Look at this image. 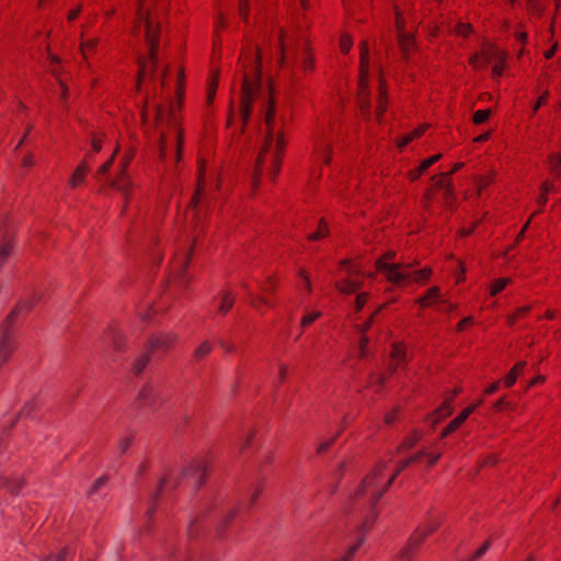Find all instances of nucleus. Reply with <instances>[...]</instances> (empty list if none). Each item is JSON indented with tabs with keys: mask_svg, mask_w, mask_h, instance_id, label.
<instances>
[{
	"mask_svg": "<svg viewBox=\"0 0 561 561\" xmlns=\"http://www.w3.org/2000/svg\"><path fill=\"white\" fill-rule=\"evenodd\" d=\"M444 522L440 513H430L425 520L414 530L408 541L407 548L402 551V558H409L410 550L415 549L423 543L430 536L439 529Z\"/></svg>",
	"mask_w": 561,
	"mask_h": 561,
	"instance_id": "obj_6",
	"label": "nucleus"
},
{
	"mask_svg": "<svg viewBox=\"0 0 561 561\" xmlns=\"http://www.w3.org/2000/svg\"><path fill=\"white\" fill-rule=\"evenodd\" d=\"M422 454H416L390 467L391 458L378 461L363 479L353 494V501L359 508L373 510L397 477L412 462L421 460Z\"/></svg>",
	"mask_w": 561,
	"mask_h": 561,
	"instance_id": "obj_1",
	"label": "nucleus"
},
{
	"mask_svg": "<svg viewBox=\"0 0 561 561\" xmlns=\"http://www.w3.org/2000/svg\"><path fill=\"white\" fill-rule=\"evenodd\" d=\"M549 172L557 179H561V152H551L547 158Z\"/></svg>",
	"mask_w": 561,
	"mask_h": 561,
	"instance_id": "obj_30",
	"label": "nucleus"
},
{
	"mask_svg": "<svg viewBox=\"0 0 561 561\" xmlns=\"http://www.w3.org/2000/svg\"><path fill=\"white\" fill-rule=\"evenodd\" d=\"M492 75L494 78H500L505 70L506 66V54L501 50L497 56L493 59Z\"/></svg>",
	"mask_w": 561,
	"mask_h": 561,
	"instance_id": "obj_33",
	"label": "nucleus"
},
{
	"mask_svg": "<svg viewBox=\"0 0 561 561\" xmlns=\"http://www.w3.org/2000/svg\"><path fill=\"white\" fill-rule=\"evenodd\" d=\"M321 316V312L320 311H311V312H308L306 313L302 318H301V321H300V325L302 328H308L310 327L317 319H319Z\"/></svg>",
	"mask_w": 561,
	"mask_h": 561,
	"instance_id": "obj_51",
	"label": "nucleus"
},
{
	"mask_svg": "<svg viewBox=\"0 0 561 561\" xmlns=\"http://www.w3.org/2000/svg\"><path fill=\"white\" fill-rule=\"evenodd\" d=\"M301 68L305 72H312L314 70V58L308 46H306L304 51Z\"/></svg>",
	"mask_w": 561,
	"mask_h": 561,
	"instance_id": "obj_38",
	"label": "nucleus"
},
{
	"mask_svg": "<svg viewBox=\"0 0 561 561\" xmlns=\"http://www.w3.org/2000/svg\"><path fill=\"white\" fill-rule=\"evenodd\" d=\"M117 152H118V148H116L114 150V152L112 153V156L104 163H102L99 167V169L96 170V174H95L98 178H101V176L105 175L110 171V169L113 165V162H114V159H115V156H116Z\"/></svg>",
	"mask_w": 561,
	"mask_h": 561,
	"instance_id": "obj_42",
	"label": "nucleus"
},
{
	"mask_svg": "<svg viewBox=\"0 0 561 561\" xmlns=\"http://www.w3.org/2000/svg\"><path fill=\"white\" fill-rule=\"evenodd\" d=\"M425 130H426V126L425 125L419 126L417 128L413 129L412 131H410L405 136H403L398 141V147L399 148L405 147L407 145H409L414 139L420 138L425 133Z\"/></svg>",
	"mask_w": 561,
	"mask_h": 561,
	"instance_id": "obj_35",
	"label": "nucleus"
},
{
	"mask_svg": "<svg viewBox=\"0 0 561 561\" xmlns=\"http://www.w3.org/2000/svg\"><path fill=\"white\" fill-rule=\"evenodd\" d=\"M471 324H473V318L466 317L457 323L456 330L459 332L465 331Z\"/></svg>",
	"mask_w": 561,
	"mask_h": 561,
	"instance_id": "obj_62",
	"label": "nucleus"
},
{
	"mask_svg": "<svg viewBox=\"0 0 561 561\" xmlns=\"http://www.w3.org/2000/svg\"><path fill=\"white\" fill-rule=\"evenodd\" d=\"M439 295H440V288L437 286H433L426 291V294L423 297H421L417 300V302L423 308L431 307L438 300Z\"/></svg>",
	"mask_w": 561,
	"mask_h": 561,
	"instance_id": "obj_31",
	"label": "nucleus"
},
{
	"mask_svg": "<svg viewBox=\"0 0 561 561\" xmlns=\"http://www.w3.org/2000/svg\"><path fill=\"white\" fill-rule=\"evenodd\" d=\"M490 115H491V110H489V108L478 110L473 113L472 121L476 125H480V124H483L484 122H486L489 119Z\"/></svg>",
	"mask_w": 561,
	"mask_h": 561,
	"instance_id": "obj_49",
	"label": "nucleus"
},
{
	"mask_svg": "<svg viewBox=\"0 0 561 561\" xmlns=\"http://www.w3.org/2000/svg\"><path fill=\"white\" fill-rule=\"evenodd\" d=\"M93 162V156L91 153H88L78 164V167L72 172L70 179H69V187L71 190H77L81 187L87 179V175L89 174L91 170V164Z\"/></svg>",
	"mask_w": 561,
	"mask_h": 561,
	"instance_id": "obj_12",
	"label": "nucleus"
},
{
	"mask_svg": "<svg viewBox=\"0 0 561 561\" xmlns=\"http://www.w3.org/2000/svg\"><path fill=\"white\" fill-rule=\"evenodd\" d=\"M493 182V175L492 174H488V175H484V176H480L478 180H477V186H478V193L481 194L482 191L488 187L491 183Z\"/></svg>",
	"mask_w": 561,
	"mask_h": 561,
	"instance_id": "obj_57",
	"label": "nucleus"
},
{
	"mask_svg": "<svg viewBox=\"0 0 561 561\" xmlns=\"http://www.w3.org/2000/svg\"><path fill=\"white\" fill-rule=\"evenodd\" d=\"M239 64L242 69L240 115L245 124L261 87V50L256 46L248 45L241 51Z\"/></svg>",
	"mask_w": 561,
	"mask_h": 561,
	"instance_id": "obj_3",
	"label": "nucleus"
},
{
	"mask_svg": "<svg viewBox=\"0 0 561 561\" xmlns=\"http://www.w3.org/2000/svg\"><path fill=\"white\" fill-rule=\"evenodd\" d=\"M331 126H320L314 134V156L323 163H330L331 160V138L328 131Z\"/></svg>",
	"mask_w": 561,
	"mask_h": 561,
	"instance_id": "obj_10",
	"label": "nucleus"
},
{
	"mask_svg": "<svg viewBox=\"0 0 561 561\" xmlns=\"http://www.w3.org/2000/svg\"><path fill=\"white\" fill-rule=\"evenodd\" d=\"M368 299H369L368 293H365V291L359 293L355 299L356 311H360L364 308V306L367 304Z\"/></svg>",
	"mask_w": 561,
	"mask_h": 561,
	"instance_id": "obj_58",
	"label": "nucleus"
},
{
	"mask_svg": "<svg viewBox=\"0 0 561 561\" xmlns=\"http://www.w3.org/2000/svg\"><path fill=\"white\" fill-rule=\"evenodd\" d=\"M16 348V334L12 330L5 329L0 337V369L9 363Z\"/></svg>",
	"mask_w": 561,
	"mask_h": 561,
	"instance_id": "obj_11",
	"label": "nucleus"
},
{
	"mask_svg": "<svg viewBox=\"0 0 561 561\" xmlns=\"http://www.w3.org/2000/svg\"><path fill=\"white\" fill-rule=\"evenodd\" d=\"M239 510L238 508H231L225 519H224V523L222 525H220V530H224L225 527H227L229 525V523L237 516Z\"/></svg>",
	"mask_w": 561,
	"mask_h": 561,
	"instance_id": "obj_63",
	"label": "nucleus"
},
{
	"mask_svg": "<svg viewBox=\"0 0 561 561\" xmlns=\"http://www.w3.org/2000/svg\"><path fill=\"white\" fill-rule=\"evenodd\" d=\"M248 300L250 306L262 314L267 309L273 308V302L267 297L261 295L249 294Z\"/></svg>",
	"mask_w": 561,
	"mask_h": 561,
	"instance_id": "obj_24",
	"label": "nucleus"
},
{
	"mask_svg": "<svg viewBox=\"0 0 561 561\" xmlns=\"http://www.w3.org/2000/svg\"><path fill=\"white\" fill-rule=\"evenodd\" d=\"M396 256L394 251H388L375 262L376 271L381 273L387 282L398 287H405L413 283L425 284L430 279L432 268L412 270L414 265L412 263H394Z\"/></svg>",
	"mask_w": 561,
	"mask_h": 561,
	"instance_id": "obj_4",
	"label": "nucleus"
},
{
	"mask_svg": "<svg viewBox=\"0 0 561 561\" xmlns=\"http://www.w3.org/2000/svg\"><path fill=\"white\" fill-rule=\"evenodd\" d=\"M531 311V306H523L517 308L512 314L507 316L506 323L508 327H514L520 319L525 318Z\"/></svg>",
	"mask_w": 561,
	"mask_h": 561,
	"instance_id": "obj_34",
	"label": "nucleus"
},
{
	"mask_svg": "<svg viewBox=\"0 0 561 561\" xmlns=\"http://www.w3.org/2000/svg\"><path fill=\"white\" fill-rule=\"evenodd\" d=\"M469 65L474 69L483 68V64L480 59V54L476 53L469 58Z\"/></svg>",
	"mask_w": 561,
	"mask_h": 561,
	"instance_id": "obj_64",
	"label": "nucleus"
},
{
	"mask_svg": "<svg viewBox=\"0 0 561 561\" xmlns=\"http://www.w3.org/2000/svg\"><path fill=\"white\" fill-rule=\"evenodd\" d=\"M442 157H443L442 153L434 154V156L423 160L420 163V165L417 167V169L424 174L434 163L439 161L442 159Z\"/></svg>",
	"mask_w": 561,
	"mask_h": 561,
	"instance_id": "obj_45",
	"label": "nucleus"
},
{
	"mask_svg": "<svg viewBox=\"0 0 561 561\" xmlns=\"http://www.w3.org/2000/svg\"><path fill=\"white\" fill-rule=\"evenodd\" d=\"M388 380V377L382 374H373L369 378V387H379L381 388L385 382Z\"/></svg>",
	"mask_w": 561,
	"mask_h": 561,
	"instance_id": "obj_53",
	"label": "nucleus"
},
{
	"mask_svg": "<svg viewBox=\"0 0 561 561\" xmlns=\"http://www.w3.org/2000/svg\"><path fill=\"white\" fill-rule=\"evenodd\" d=\"M328 233H329L328 225L323 220H320L318 230L316 232L311 233L309 236V239L312 241H318V240L327 237Z\"/></svg>",
	"mask_w": 561,
	"mask_h": 561,
	"instance_id": "obj_44",
	"label": "nucleus"
},
{
	"mask_svg": "<svg viewBox=\"0 0 561 561\" xmlns=\"http://www.w3.org/2000/svg\"><path fill=\"white\" fill-rule=\"evenodd\" d=\"M461 425L456 421V419H453L442 431L440 438L447 437L449 434L457 431Z\"/></svg>",
	"mask_w": 561,
	"mask_h": 561,
	"instance_id": "obj_54",
	"label": "nucleus"
},
{
	"mask_svg": "<svg viewBox=\"0 0 561 561\" xmlns=\"http://www.w3.org/2000/svg\"><path fill=\"white\" fill-rule=\"evenodd\" d=\"M176 343L178 335L174 332H162L150 336L146 347L151 355H164Z\"/></svg>",
	"mask_w": 561,
	"mask_h": 561,
	"instance_id": "obj_9",
	"label": "nucleus"
},
{
	"mask_svg": "<svg viewBox=\"0 0 561 561\" xmlns=\"http://www.w3.org/2000/svg\"><path fill=\"white\" fill-rule=\"evenodd\" d=\"M404 25H405V21H404L403 14L397 10L396 11V27H397L398 34H400L401 32H405Z\"/></svg>",
	"mask_w": 561,
	"mask_h": 561,
	"instance_id": "obj_61",
	"label": "nucleus"
},
{
	"mask_svg": "<svg viewBox=\"0 0 561 561\" xmlns=\"http://www.w3.org/2000/svg\"><path fill=\"white\" fill-rule=\"evenodd\" d=\"M151 360V354L147 351L146 353L139 355L133 363V371L135 374H140Z\"/></svg>",
	"mask_w": 561,
	"mask_h": 561,
	"instance_id": "obj_36",
	"label": "nucleus"
},
{
	"mask_svg": "<svg viewBox=\"0 0 561 561\" xmlns=\"http://www.w3.org/2000/svg\"><path fill=\"white\" fill-rule=\"evenodd\" d=\"M274 115H275V101H274L273 96L271 95L265 104L264 110H263V117H264V123L266 125L267 131H266V136H265L264 146L262 147V149L257 156L256 163H255V169H254V174H253V186H255V187L259 185V181L262 175V167L265 162V154L268 152V150L271 149L272 144H273Z\"/></svg>",
	"mask_w": 561,
	"mask_h": 561,
	"instance_id": "obj_5",
	"label": "nucleus"
},
{
	"mask_svg": "<svg viewBox=\"0 0 561 561\" xmlns=\"http://www.w3.org/2000/svg\"><path fill=\"white\" fill-rule=\"evenodd\" d=\"M192 249L184 253L180 259H175L172 262L171 276L180 283V285H186L188 283L187 268L191 263Z\"/></svg>",
	"mask_w": 561,
	"mask_h": 561,
	"instance_id": "obj_13",
	"label": "nucleus"
},
{
	"mask_svg": "<svg viewBox=\"0 0 561 561\" xmlns=\"http://www.w3.org/2000/svg\"><path fill=\"white\" fill-rule=\"evenodd\" d=\"M369 70V48L366 41L359 44V79H358V104L363 115H368L370 102L367 94Z\"/></svg>",
	"mask_w": 561,
	"mask_h": 561,
	"instance_id": "obj_7",
	"label": "nucleus"
},
{
	"mask_svg": "<svg viewBox=\"0 0 561 561\" xmlns=\"http://www.w3.org/2000/svg\"><path fill=\"white\" fill-rule=\"evenodd\" d=\"M398 43L405 60L409 59L411 53L414 50L415 41L412 34L401 32L398 34Z\"/></svg>",
	"mask_w": 561,
	"mask_h": 561,
	"instance_id": "obj_22",
	"label": "nucleus"
},
{
	"mask_svg": "<svg viewBox=\"0 0 561 561\" xmlns=\"http://www.w3.org/2000/svg\"><path fill=\"white\" fill-rule=\"evenodd\" d=\"M419 454H422L421 455V459L423 457H426L427 459V463L430 467L434 466L440 458V454H433V453H426V451H420Z\"/></svg>",
	"mask_w": 561,
	"mask_h": 561,
	"instance_id": "obj_59",
	"label": "nucleus"
},
{
	"mask_svg": "<svg viewBox=\"0 0 561 561\" xmlns=\"http://www.w3.org/2000/svg\"><path fill=\"white\" fill-rule=\"evenodd\" d=\"M69 554V549L67 547L61 548L56 553H50L49 556L42 559V561H66Z\"/></svg>",
	"mask_w": 561,
	"mask_h": 561,
	"instance_id": "obj_46",
	"label": "nucleus"
},
{
	"mask_svg": "<svg viewBox=\"0 0 561 561\" xmlns=\"http://www.w3.org/2000/svg\"><path fill=\"white\" fill-rule=\"evenodd\" d=\"M279 46H280L279 64H280L282 67H284L285 64H286L287 49H288V44H287V41H286V34H285L284 31H280V34H279Z\"/></svg>",
	"mask_w": 561,
	"mask_h": 561,
	"instance_id": "obj_43",
	"label": "nucleus"
},
{
	"mask_svg": "<svg viewBox=\"0 0 561 561\" xmlns=\"http://www.w3.org/2000/svg\"><path fill=\"white\" fill-rule=\"evenodd\" d=\"M220 72L218 68H213L209 75V79L207 82V98L206 102L208 105H211L217 93L218 84H219Z\"/></svg>",
	"mask_w": 561,
	"mask_h": 561,
	"instance_id": "obj_21",
	"label": "nucleus"
},
{
	"mask_svg": "<svg viewBox=\"0 0 561 561\" xmlns=\"http://www.w3.org/2000/svg\"><path fill=\"white\" fill-rule=\"evenodd\" d=\"M249 0L239 1V14L243 21H248Z\"/></svg>",
	"mask_w": 561,
	"mask_h": 561,
	"instance_id": "obj_60",
	"label": "nucleus"
},
{
	"mask_svg": "<svg viewBox=\"0 0 561 561\" xmlns=\"http://www.w3.org/2000/svg\"><path fill=\"white\" fill-rule=\"evenodd\" d=\"M203 173H204V170L202 168H199L197 190H196L195 194L193 195V197L191 199V204H190V206L194 207V208L198 205L202 192L204 190L205 184H204V180H203V176H204Z\"/></svg>",
	"mask_w": 561,
	"mask_h": 561,
	"instance_id": "obj_41",
	"label": "nucleus"
},
{
	"mask_svg": "<svg viewBox=\"0 0 561 561\" xmlns=\"http://www.w3.org/2000/svg\"><path fill=\"white\" fill-rule=\"evenodd\" d=\"M102 340L116 352L121 353L126 350V339L116 327L108 328L107 331L104 332Z\"/></svg>",
	"mask_w": 561,
	"mask_h": 561,
	"instance_id": "obj_17",
	"label": "nucleus"
},
{
	"mask_svg": "<svg viewBox=\"0 0 561 561\" xmlns=\"http://www.w3.org/2000/svg\"><path fill=\"white\" fill-rule=\"evenodd\" d=\"M111 185L122 193L125 199V206H127L134 195V183L127 172L121 171Z\"/></svg>",
	"mask_w": 561,
	"mask_h": 561,
	"instance_id": "obj_16",
	"label": "nucleus"
},
{
	"mask_svg": "<svg viewBox=\"0 0 561 561\" xmlns=\"http://www.w3.org/2000/svg\"><path fill=\"white\" fill-rule=\"evenodd\" d=\"M175 142H176V161L179 162L182 158V151H183V146H184V134H183L182 128L176 129Z\"/></svg>",
	"mask_w": 561,
	"mask_h": 561,
	"instance_id": "obj_50",
	"label": "nucleus"
},
{
	"mask_svg": "<svg viewBox=\"0 0 561 561\" xmlns=\"http://www.w3.org/2000/svg\"><path fill=\"white\" fill-rule=\"evenodd\" d=\"M99 43L100 39L98 37L84 39L83 35L81 36L80 48L85 60H88L96 51Z\"/></svg>",
	"mask_w": 561,
	"mask_h": 561,
	"instance_id": "obj_29",
	"label": "nucleus"
},
{
	"mask_svg": "<svg viewBox=\"0 0 561 561\" xmlns=\"http://www.w3.org/2000/svg\"><path fill=\"white\" fill-rule=\"evenodd\" d=\"M25 485L26 479L21 474H0V489L5 490L11 495H18Z\"/></svg>",
	"mask_w": 561,
	"mask_h": 561,
	"instance_id": "obj_14",
	"label": "nucleus"
},
{
	"mask_svg": "<svg viewBox=\"0 0 561 561\" xmlns=\"http://www.w3.org/2000/svg\"><path fill=\"white\" fill-rule=\"evenodd\" d=\"M473 31V27L470 23H458L455 27V33L458 36L468 37Z\"/></svg>",
	"mask_w": 561,
	"mask_h": 561,
	"instance_id": "obj_52",
	"label": "nucleus"
},
{
	"mask_svg": "<svg viewBox=\"0 0 561 561\" xmlns=\"http://www.w3.org/2000/svg\"><path fill=\"white\" fill-rule=\"evenodd\" d=\"M353 46V41L347 34H343L340 38V49L343 54H347Z\"/></svg>",
	"mask_w": 561,
	"mask_h": 561,
	"instance_id": "obj_56",
	"label": "nucleus"
},
{
	"mask_svg": "<svg viewBox=\"0 0 561 561\" xmlns=\"http://www.w3.org/2000/svg\"><path fill=\"white\" fill-rule=\"evenodd\" d=\"M14 230L0 225V266L7 261L14 248Z\"/></svg>",
	"mask_w": 561,
	"mask_h": 561,
	"instance_id": "obj_15",
	"label": "nucleus"
},
{
	"mask_svg": "<svg viewBox=\"0 0 561 561\" xmlns=\"http://www.w3.org/2000/svg\"><path fill=\"white\" fill-rule=\"evenodd\" d=\"M340 271L345 274L344 278L364 279L363 266L355 260H342L339 263Z\"/></svg>",
	"mask_w": 561,
	"mask_h": 561,
	"instance_id": "obj_18",
	"label": "nucleus"
},
{
	"mask_svg": "<svg viewBox=\"0 0 561 561\" xmlns=\"http://www.w3.org/2000/svg\"><path fill=\"white\" fill-rule=\"evenodd\" d=\"M136 151L134 148H129L123 156L122 161L119 163L121 171L127 172V169L130 162L134 160Z\"/></svg>",
	"mask_w": 561,
	"mask_h": 561,
	"instance_id": "obj_48",
	"label": "nucleus"
},
{
	"mask_svg": "<svg viewBox=\"0 0 561 561\" xmlns=\"http://www.w3.org/2000/svg\"><path fill=\"white\" fill-rule=\"evenodd\" d=\"M453 405H454V402L450 401V399H447L445 397L442 404L431 415V417L433 420V424H436L439 421H442L443 419L449 416L453 412Z\"/></svg>",
	"mask_w": 561,
	"mask_h": 561,
	"instance_id": "obj_25",
	"label": "nucleus"
},
{
	"mask_svg": "<svg viewBox=\"0 0 561 561\" xmlns=\"http://www.w3.org/2000/svg\"><path fill=\"white\" fill-rule=\"evenodd\" d=\"M298 276L300 277V279L302 282L301 286L305 288L307 294H310L312 290V286H311L310 276H309L308 272L305 270H300L298 273Z\"/></svg>",
	"mask_w": 561,
	"mask_h": 561,
	"instance_id": "obj_55",
	"label": "nucleus"
},
{
	"mask_svg": "<svg viewBox=\"0 0 561 561\" xmlns=\"http://www.w3.org/2000/svg\"><path fill=\"white\" fill-rule=\"evenodd\" d=\"M211 351L213 344L209 341H205L194 351V358L196 360H202L207 357Z\"/></svg>",
	"mask_w": 561,
	"mask_h": 561,
	"instance_id": "obj_39",
	"label": "nucleus"
},
{
	"mask_svg": "<svg viewBox=\"0 0 561 561\" xmlns=\"http://www.w3.org/2000/svg\"><path fill=\"white\" fill-rule=\"evenodd\" d=\"M405 347L402 343H394L390 354L389 369L394 373L402 364L405 363Z\"/></svg>",
	"mask_w": 561,
	"mask_h": 561,
	"instance_id": "obj_20",
	"label": "nucleus"
},
{
	"mask_svg": "<svg viewBox=\"0 0 561 561\" xmlns=\"http://www.w3.org/2000/svg\"><path fill=\"white\" fill-rule=\"evenodd\" d=\"M512 283V279L508 277H501L496 278L491 285H490V295L496 296L502 290L505 289V287Z\"/></svg>",
	"mask_w": 561,
	"mask_h": 561,
	"instance_id": "obj_37",
	"label": "nucleus"
},
{
	"mask_svg": "<svg viewBox=\"0 0 561 561\" xmlns=\"http://www.w3.org/2000/svg\"><path fill=\"white\" fill-rule=\"evenodd\" d=\"M363 285V279L342 278L336 280L335 288L342 294H353Z\"/></svg>",
	"mask_w": 561,
	"mask_h": 561,
	"instance_id": "obj_23",
	"label": "nucleus"
},
{
	"mask_svg": "<svg viewBox=\"0 0 561 561\" xmlns=\"http://www.w3.org/2000/svg\"><path fill=\"white\" fill-rule=\"evenodd\" d=\"M136 19L133 26V33L138 35L144 30L146 42L149 47V56L139 60V71L137 78V90L140 91L147 81L154 78L157 70V51L159 47L160 25L153 20L149 10L145 5V0H137Z\"/></svg>",
	"mask_w": 561,
	"mask_h": 561,
	"instance_id": "obj_2",
	"label": "nucleus"
},
{
	"mask_svg": "<svg viewBox=\"0 0 561 561\" xmlns=\"http://www.w3.org/2000/svg\"><path fill=\"white\" fill-rule=\"evenodd\" d=\"M432 182L431 187L426 190L423 197L424 207L427 208L430 206L431 201L438 191H443L446 204H450L454 197V186L449 174L440 173L435 175L432 178Z\"/></svg>",
	"mask_w": 561,
	"mask_h": 561,
	"instance_id": "obj_8",
	"label": "nucleus"
},
{
	"mask_svg": "<svg viewBox=\"0 0 561 561\" xmlns=\"http://www.w3.org/2000/svg\"><path fill=\"white\" fill-rule=\"evenodd\" d=\"M286 147V141L284 138L283 133L278 131L276 136V144H275V154H274V172L273 178L276 175V173L279 171L280 162H282V153Z\"/></svg>",
	"mask_w": 561,
	"mask_h": 561,
	"instance_id": "obj_28",
	"label": "nucleus"
},
{
	"mask_svg": "<svg viewBox=\"0 0 561 561\" xmlns=\"http://www.w3.org/2000/svg\"><path fill=\"white\" fill-rule=\"evenodd\" d=\"M501 50H499L497 48H495L492 45H484L481 48V51L479 53L480 54V59H481V61L483 64V67H485L489 64H492L493 59L497 56V54Z\"/></svg>",
	"mask_w": 561,
	"mask_h": 561,
	"instance_id": "obj_32",
	"label": "nucleus"
},
{
	"mask_svg": "<svg viewBox=\"0 0 561 561\" xmlns=\"http://www.w3.org/2000/svg\"><path fill=\"white\" fill-rule=\"evenodd\" d=\"M363 543V539H360L357 543L351 546L348 550L340 558L334 559L333 561H352L356 551Z\"/></svg>",
	"mask_w": 561,
	"mask_h": 561,
	"instance_id": "obj_47",
	"label": "nucleus"
},
{
	"mask_svg": "<svg viewBox=\"0 0 561 561\" xmlns=\"http://www.w3.org/2000/svg\"><path fill=\"white\" fill-rule=\"evenodd\" d=\"M526 365H527L526 362H518L512 367V369L507 373V375L503 379L504 386L506 388H511L515 385L517 378L524 374Z\"/></svg>",
	"mask_w": 561,
	"mask_h": 561,
	"instance_id": "obj_26",
	"label": "nucleus"
},
{
	"mask_svg": "<svg viewBox=\"0 0 561 561\" xmlns=\"http://www.w3.org/2000/svg\"><path fill=\"white\" fill-rule=\"evenodd\" d=\"M219 305L217 308V312L221 316H226L234 305V296L228 291L224 290L219 294Z\"/></svg>",
	"mask_w": 561,
	"mask_h": 561,
	"instance_id": "obj_27",
	"label": "nucleus"
},
{
	"mask_svg": "<svg viewBox=\"0 0 561 561\" xmlns=\"http://www.w3.org/2000/svg\"><path fill=\"white\" fill-rule=\"evenodd\" d=\"M388 105V91L386 85V80L380 77L378 84V101H377V111L376 117L378 122H381L383 113L387 111Z\"/></svg>",
	"mask_w": 561,
	"mask_h": 561,
	"instance_id": "obj_19",
	"label": "nucleus"
},
{
	"mask_svg": "<svg viewBox=\"0 0 561 561\" xmlns=\"http://www.w3.org/2000/svg\"><path fill=\"white\" fill-rule=\"evenodd\" d=\"M276 287L277 279L274 276H270L260 285V290L264 295H272L275 293Z\"/></svg>",
	"mask_w": 561,
	"mask_h": 561,
	"instance_id": "obj_40",
	"label": "nucleus"
}]
</instances>
